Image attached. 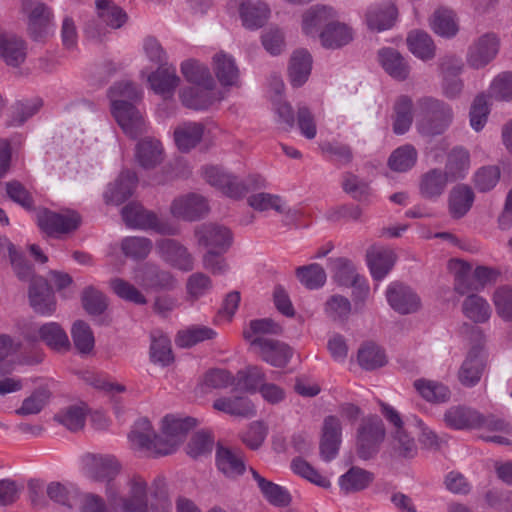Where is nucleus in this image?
I'll list each match as a JSON object with an SVG mask.
<instances>
[{
    "instance_id": "obj_6",
    "label": "nucleus",
    "mask_w": 512,
    "mask_h": 512,
    "mask_svg": "<svg viewBox=\"0 0 512 512\" xmlns=\"http://www.w3.org/2000/svg\"><path fill=\"white\" fill-rule=\"evenodd\" d=\"M127 493L119 498L113 506L122 512H148V483L138 474L128 476L126 480Z\"/></svg>"
},
{
    "instance_id": "obj_14",
    "label": "nucleus",
    "mask_w": 512,
    "mask_h": 512,
    "mask_svg": "<svg viewBox=\"0 0 512 512\" xmlns=\"http://www.w3.org/2000/svg\"><path fill=\"white\" fill-rule=\"evenodd\" d=\"M37 223L44 233L54 236L75 230L79 226L80 217L75 212L60 214L44 209L38 212Z\"/></svg>"
},
{
    "instance_id": "obj_59",
    "label": "nucleus",
    "mask_w": 512,
    "mask_h": 512,
    "mask_svg": "<svg viewBox=\"0 0 512 512\" xmlns=\"http://www.w3.org/2000/svg\"><path fill=\"white\" fill-rule=\"evenodd\" d=\"M282 333V327L270 318L255 319L250 321L249 328L243 331L244 338L249 341L252 346V340L257 336L265 337V335H279Z\"/></svg>"
},
{
    "instance_id": "obj_3",
    "label": "nucleus",
    "mask_w": 512,
    "mask_h": 512,
    "mask_svg": "<svg viewBox=\"0 0 512 512\" xmlns=\"http://www.w3.org/2000/svg\"><path fill=\"white\" fill-rule=\"evenodd\" d=\"M421 118L416 127L425 137H435L444 133L453 121L451 106L440 99L422 97L417 101Z\"/></svg>"
},
{
    "instance_id": "obj_7",
    "label": "nucleus",
    "mask_w": 512,
    "mask_h": 512,
    "mask_svg": "<svg viewBox=\"0 0 512 512\" xmlns=\"http://www.w3.org/2000/svg\"><path fill=\"white\" fill-rule=\"evenodd\" d=\"M226 6L229 12H238L242 25L249 30L261 28L270 17L268 5L261 1L229 0Z\"/></svg>"
},
{
    "instance_id": "obj_49",
    "label": "nucleus",
    "mask_w": 512,
    "mask_h": 512,
    "mask_svg": "<svg viewBox=\"0 0 512 512\" xmlns=\"http://www.w3.org/2000/svg\"><path fill=\"white\" fill-rule=\"evenodd\" d=\"M462 312L474 323H485L491 317L489 303L477 294L468 295L462 303Z\"/></svg>"
},
{
    "instance_id": "obj_19",
    "label": "nucleus",
    "mask_w": 512,
    "mask_h": 512,
    "mask_svg": "<svg viewBox=\"0 0 512 512\" xmlns=\"http://www.w3.org/2000/svg\"><path fill=\"white\" fill-rule=\"evenodd\" d=\"M209 211L207 200L198 194H188L173 200L171 214L179 219L195 221L204 217Z\"/></svg>"
},
{
    "instance_id": "obj_39",
    "label": "nucleus",
    "mask_w": 512,
    "mask_h": 512,
    "mask_svg": "<svg viewBox=\"0 0 512 512\" xmlns=\"http://www.w3.org/2000/svg\"><path fill=\"white\" fill-rule=\"evenodd\" d=\"M254 480L257 482L258 488L264 498L272 505L278 507L288 506L291 502L289 492L282 486L266 480L256 470L251 468Z\"/></svg>"
},
{
    "instance_id": "obj_20",
    "label": "nucleus",
    "mask_w": 512,
    "mask_h": 512,
    "mask_svg": "<svg viewBox=\"0 0 512 512\" xmlns=\"http://www.w3.org/2000/svg\"><path fill=\"white\" fill-rule=\"evenodd\" d=\"M386 298L392 309L403 315L415 313L421 306L419 296L410 287L398 282L388 286Z\"/></svg>"
},
{
    "instance_id": "obj_24",
    "label": "nucleus",
    "mask_w": 512,
    "mask_h": 512,
    "mask_svg": "<svg viewBox=\"0 0 512 512\" xmlns=\"http://www.w3.org/2000/svg\"><path fill=\"white\" fill-rule=\"evenodd\" d=\"M135 281L145 289H170L175 285V278L168 271L146 263L135 271Z\"/></svg>"
},
{
    "instance_id": "obj_55",
    "label": "nucleus",
    "mask_w": 512,
    "mask_h": 512,
    "mask_svg": "<svg viewBox=\"0 0 512 512\" xmlns=\"http://www.w3.org/2000/svg\"><path fill=\"white\" fill-rule=\"evenodd\" d=\"M71 336L74 347L80 354H90L95 345V339L90 326L82 321L77 320L71 328Z\"/></svg>"
},
{
    "instance_id": "obj_64",
    "label": "nucleus",
    "mask_w": 512,
    "mask_h": 512,
    "mask_svg": "<svg viewBox=\"0 0 512 512\" xmlns=\"http://www.w3.org/2000/svg\"><path fill=\"white\" fill-rule=\"evenodd\" d=\"M334 279L344 286L356 285L359 275L351 261L345 258H337L332 262Z\"/></svg>"
},
{
    "instance_id": "obj_63",
    "label": "nucleus",
    "mask_w": 512,
    "mask_h": 512,
    "mask_svg": "<svg viewBox=\"0 0 512 512\" xmlns=\"http://www.w3.org/2000/svg\"><path fill=\"white\" fill-rule=\"evenodd\" d=\"M41 106L39 101L17 102L11 107L10 116L7 121L9 127H19L30 117L36 114Z\"/></svg>"
},
{
    "instance_id": "obj_42",
    "label": "nucleus",
    "mask_w": 512,
    "mask_h": 512,
    "mask_svg": "<svg viewBox=\"0 0 512 512\" xmlns=\"http://www.w3.org/2000/svg\"><path fill=\"white\" fill-rule=\"evenodd\" d=\"M150 359L154 364L163 367L170 365L174 361L171 348V341L162 331H153L151 333Z\"/></svg>"
},
{
    "instance_id": "obj_30",
    "label": "nucleus",
    "mask_w": 512,
    "mask_h": 512,
    "mask_svg": "<svg viewBox=\"0 0 512 512\" xmlns=\"http://www.w3.org/2000/svg\"><path fill=\"white\" fill-rule=\"evenodd\" d=\"M53 14L43 3H37L28 15V34L34 41H41L52 29Z\"/></svg>"
},
{
    "instance_id": "obj_53",
    "label": "nucleus",
    "mask_w": 512,
    "mask_h": 512,
    "mask_svg": "<svg viewBox=\"0 0 512 512\" xmlns=\"http://www.w3.org/2000/svg\"><path fill=\"white\" fill-rule=\"evenodd\" d=\"M87 411V406L84 404L71 405L57 413L54 419L68 430L76 432L84 427Z\"/></svg>"
},
{
    "instance_id": "obj_50",
    "label": "nucleus",
    "mask_w": 512,
    "mask_h": 512,
    "mask_svg": "<svg viewBox=\"0 0 512 512\" xmlns=\"http://www.w3.org/2000/svg\"><path fill=\"white\" fill-rule=\"evenodd\" d=\"M413 102L406 95L398 97L394 105L393 131L397 135L406 133L413 122Z\"/></svg>"
},
{
    "instance_id": "obj_23",
    "label": "nucleus",
    "mask_w": 512,
    "mask_h": 512,
    "mask_svg": "<svg viewBox=\"0 0 512 512\" xmlns=\"http://www.w3.org/2000/svg\"><path fill=\"white\" fill-rule=\"evenodd\" d=\"M203 175L210 185L220 189L231 198H241L247 192V187L242 182L218 167L205 168Z\"/></svg>"
},
{
    "instance_id": "obj_41",
    "label": "nucleus",
    "mask_w": 512,
    "mask_h": 512,
    "mask_svg": "<svg viewBox=\"0 0 512 512\" xmlns=\"http://www.w3.org/2000/svg\"><path fill=\"white\" fill-rule=\"evenodd\" d=\"M378 55L382 67L391 77L401 81L408 77L409 66L398 51L383 48Z\"/></svg>"
},
{
    "instance_id": "obj_34",
    "label": "nucleus",
    "mask_w": 512,
    "mask_h": 512,
    "mask_svg": "<svg viewBox=\"0 0 512 512\" xmlns=\"http://www.w3.org/2000/svg\"><path fill=\"white\" fill-rule=\"evenodd\" d=\"M470 169V154L467 149L456 146L448 152L443 172L450 182L465 178Z\"/></svg>"
},
{
    "instance_id": "obj_36",
    "label": "nucleus",
    "mask_w": 512,
    "mask_h": 512,
    "mask_svg": "<svg viewBox=\"0 0 512 512\" xmlns=\"http://www.w3.org/2000/svg\"><path fill=\"white\" fill-rule=\"evenodd\" d=\"M213 408L235 417L252 418L256 415L254 403L247 397H222L213 402Z\"/></svg>"
},
{
    "instance_id": "obj_18",
    "label": "nucleus",
    "mask_w": 512,
    "mask_h": 512,
    "mask_svg": "<svg viewBox=\"0 0 512 512\" xmlns=\"http://www.w3.org/2000/svg\"><path fill=\"white\" fill-rule=\"evenodd\" d=\"M30 306L40 315H51L56 310L54 292L43 277L33 278L28 289Z\"/></svg>"
},
{
    "instance_id": "obj_12",
    "label": "nucleus",
    "mask_w": 512,
    "mask_h": 512,
    "mask_svg": "<svg viewBox=\"0 0 512 512\" xmlns=\"http://www.w3.org/2000/svg\"><path fill=\"white\" fill-rule=\"evenodd\" d=\"M23 336L32 342L41 340L52 350L58 352L68 351L71 347L67 333L56 322L46 323L37 330L27 329L23 332Z\"/></svg>"
},
{
    "instance_id": "obj_25",
    "label": "nucleus",
    "mask_w": 512,
    "mask_h": 512,
    "mask_svg": "<svg viewBox=\"0 0 512 512\" xmlns=\"http://www.w3.org/2000/svg\"><path fill=\"white\" fill-rule=\"evenodd\" d=\"M336 17V11L326 5H314L308 8L302 15L301 28L305 35L315 38L319 35L320 28L324 29L327 23Z\"/></svg>"
},
{
    "instance_id": "obj_15",
    "label": "nucleus",
    "mask_w": 512,
    "mask_h": 512,
    "mask_svg": "<svg viewBox=\"0 0 512 512\" xmlns=\"http://www.w3.org/2000/svg\"><path fill=\"white\" fill-rule=\"evenodd\" d=\"M156 251L169 265L188 272L194 268V258L188 249L174 239H161L156 243Z\"/></svg>"
},
{
    "instance_id": "obj_9",
    "label": "nucleus",
    "mask_w": 512,
    "mask_h": 512,
    "mask_svg": "<svg viewBox=\"0 0 512 512\" xmlns=\"http://www.w3.org/2000/svg\"><path fill=\"white\" fill-rule=\"evenodd\" d=\"M112 113L124 133L130 138L135 139L147 132L143 116L131 102L115 100Z\"/></svg>"
},
{
    "instance_id": "obj_11",
    "label": "nucleus",
    "mask_w": 512,
    "mask_h": 512,
    "mask_svg": "<svg viewBox=\"0 0 512 512\" xmlns=\"http://www.w3.org/2000/svg\"><path fill=\"white\" fill-rule=\"evenodd\" d=\"M486 366L487 359L482 348L472 347L458 369V381L467 388L476 386L480 382Z\"/></svg>"
},
{
    "instance_id": "obj_38",
    "label": "nucleus",
    "mask_w": 512,
    "mask_h": 512,
    "mask_svg": "<svg viewBox=\"0 0 512 512\" xmlns=\"http://www.w3.org/2000/svg\"><path fill=\"white\" fill-rule=\"evenodd\" d=\"M474 202V193L467 185H456L448 196V208L450 215L455 219L465 216Z\"/></svg>"
},
{
    "instance_id": "obj_28",
    "label": "nucleus",
    "mask_w": 512,
    "mask_h": 512,
    "mask_svg": "<svg viewBox=\"0 0 512 512\" xmlns=\"http://www.w3.org/2000/svg\"><path fill=\"white\" fill-rule=\"evenodd\" d=\"M318 37L324 48L339 49L353 40L354 33L346 23L333 20L326 24Z\"/></svg>"
},
{
    "instance_id": "obj_57",
    "label": "nucleus",
    "mask_w": 512,
    "mask_h": 512,
    "mask_svg": "<svg viewBox=\"0 0 512 512\" xmlns=\"http://www.w3.org/2000/svg\"><path fill=\"white\" fill-rule=\"evenodd\" d=\"M357 360L365 370H374L386 364L384 351L374 343L364 344L358 351Z\"/></svg>"
},
{
    "instance_id": "obj_33",
    "label": "nucleus",
    "mask_w": 512,
    "mask_h": 512,
    "mask_svg": "<svg viewBox=\"0 0 512 512\" xmlns=\"http://www.w3.org/2000/svg\"><path fill=\"white\" fill-rule=\"evenodd\" d=\"M138 179L135 172L123 171L113 184H110L104 197L107 203L119 205L126 201L134 192Z\"/></svg>"
},
{
    "instance_id": "obj_62",
    "label": "nucleus",
    "mask_w": 512,
    "mask_h": 512,
    "mask_svg": "<svg viewBox=\"0 0 512 512\" xmlns=\"http://www.w3.org/2000/svg\"><path fill=\"white\" fill-rule=\"evenodd\" d=\"M497 315L506 322H512V287L500 286L492 296Z\"/></svg>"
},
{
    "instance_id": "obj_45",
    "label": "nucleus",
    "mask_w": 512,
    "mask_h": 512,
    "mask_svg": "<svg viewBox=\"0 0 512 512\" xmlns=\"http://www.w3.org/2000/svg\"><path fill=\"white\" fill-rule=\"evenodd\" d=\"M373 473L359 467H351L339 478V486L345 493L366 489L373 481Z\"/></svg>"
},
{
    "instance_id": "obj_31",
    "label": "nucleus",
    "mask_w": 512,
    "mask_h": 512,
    "mask_svg": "<svg viewBox=\"0 0 512 512\" xmlns=\"http://www.w3.org/2000/svg\"><path fill=\"white\" fill-rule=\"evenodd\" d=\"M398 12L391 2L376 4L368 8L365 18L367 26L373 31H384L391 28L397 18Z\"/></svg>"
},
{
    "instance_id": "obj_1",
    "label": "nucleus",
    "mask_w": 512,
    "mask_h": 512,
    "mask_svg": "<svg viewBox=\"0 0 512 512\" xmlns=\"http://www.w3.org/2000/svg\"><path fill=\"white\" fill-rule=\"evenodd\" d=\"M196 424V419L192 417L178 418L167 415L162 420L161 435H156L150 421L143 418L135 423L129 434V440L134 448L145 451L151 456H165L176 450Z\"/></svg>"
},
{
    "instance_id": "obj_35",
    "label": "nucleus",
    "mask_w": 512,
    "mask_h": 512,
    "mask_svg": "<svg viewBox=\"0 0 512 512\" xmlns=\"http://www.w3.org/2000/svg\"><path fill=\"white\" fill-rule=\"evenodd\" d=\"M216 463L218 469L230 478L241 475L245 470L242 453L221 445L217 447Z\"/></svg>"
},
{
    "instance_id": "obj_37",
    "label": "nucleus",
    "mask_w": 512,
    "mask_h": 512,
    "mask_svg": "<svg viewBox=\"0 0 512 512\" xmlns=\"http://www.w3.org/2000/svg\"><path fill=\"white\" fill-rule=\"evenodd\" d=\"M396 256L392 250L371 247L367 251V262L374 279L382 280L392 269Z\"/></svg>"
},
{
    "instance_id": "obj_27",
    "label": "nucleus",
    "mask_w": 512,
    "mask_h": 512,
    "mask_svg": "<svg viewBox=\"0 0 512 512\" xmlns=\"http://www.w3.org/2000/svg\"><path fill=\"white\" fill-rule=\"evenodd\" d=\"M444 421L450 428L463 430L481 428L483 415L466 406H452L444 414Z\"/></svg>"
},
{
    "instance_id": "obj_4",
    "label": "nucleus",
    "mask_w": 512,
    "mask_h": 512,
    "mask_svg": "<svg viewBox=\"0 0 512 512\" xmlns=\"http://www.w3.org/2000/svg\"><path fill=\"white\" fill-rule=\"evenodd\" d=\"M122 218L130 228L151 229L161 234L174 235L177 233L175 227L160 220L157 215L144 209L140 204L130 203L122 208Z\"/></svg>"
},
{
    "instance_id": "obj_56",
    "label": "nucleus",
    "mask_w": 512,
    "mask_h": 512,
    "mask_svg": "<svg viewBox=\"0 0 512 512\" xmlns=\"http://www.w3.org/2000/svg\"><path fill=\"white\" fill-rule=\"evenodd\" d=\"M418 153L414 146L403 145L392 152L389 157V167L397 172L410 170L417 162Z\"/></svg>"
},
{
    "instance_id": "obj_60",
    "label": "nucleus",
    "mask_w": 512,
    "mask_h": 512,
    "mask_svg": "<svg viewBox=\"0 0 512 512\" xmlns=\"http://www.w3.org/2000/svg\"><path fill=\"white\" fill-rule=\"evenodd\" d=\"M109 284L119 298L137 305L147 303L146 297L130 282L122 278H113Z\"/></svg>"
},
{
    "instance_id": "obj_52",
    "label": "nucleus",
    "mask_w": 512,
    "mask_h": 512,
    "mask_svg": "<svg viewBox=\"0 0 512 512\" xmlns=\"http://www.w3.org/2000/svg\"><path fill=\"white\" fill-rule=\"evenodd\" d=\"M95 5L97 17L110 28L118 29L126 22V14L112 0H96Z\"/></svg>"
},
{
    "instance_id": "obj_10",
    "label": "nucleus",
    "mask_w": 512,
    "mask_h": 512,
    "mask_svg": "<svg viewBox=\"0 0 512 512\" xmlns=\"http://www.w3.org/2000/svg\"><path fill=\"white\" fill-rule=\"evenodd\" d=\"M112 113L124 133L130 138L135 139L147 132L143 116L131 102L115 100Z\"/></svg>"
},
{
    "instance_id": "obj_5",
    "label": "nucleus",
    "mask_w": 512,
    "mask_h": 512,
    "mask_svg": "<svg viewBox=\"0 0 512 512\" xmlns=\"http://www.w3.org/2000/svg\"><path fill=\"white\" fill-rule=\"evenodd\" d=\"M385 437L382 420L377 416L365 418L357 432V453L364 460L373 457Z\"/></svg>"
},
{
    "instance_id": "obj_43",
    "label": "nucleus",
    "mask_w": 512,
    "mask_h": 512,
    "mask_svg": "<svg viewBox=\"0 0 512 512\" xmlns=\"http://www.w3.org/2000/svg\"><path fill=\"white\" fill-rule=\"evenodd\" d=\"M184 78L198 86H215V80L209 68L196 59H187L181 63Z\"/></svg>"
},
{
    "instance_id": "obj_8",
    "label": "nucleus",
    "mask_w": 512,
    "mask_h": 512,
    "mask_svg": "<svg viewBox=\"0 0 512 512\" xmlns=\"http://www.w3.org/2000/svg\"><path fill=\"white\" fill-rule=\"evenodd\" d=\"M199 245L207 250L227 252L233 242V234L225 225L219 223H203L194 231Z\"/></svg>"
},
{
    "instance_id": "obj_21",
    "label": "nucleus",
    "mask_w": 512,
    "mask_h": 512,
    "mask_svg": "<svg viewBox=\"0 0 512 512\" xmlns=\"http://www.w3.org/2000/svg\"><path fill=\"white\" fill-rule=\"evenodd\" d=\"M27 43L0 27V59L9 67H20L27 58Z\"/></svg>"
},
{
    "instance_id": "obj_17",
    "label": "nucleus",
    "mask_w": 512,
    "mask_h": 512,
    "mask_svg": "<svg viewBox=\"0 0 512 512\" xmlns=\"http://www.w3.org/2000/svg\"><path fill=\"white\" fill-rule=\"evenodd\" d=\"M182 104L189 109L205 110L214 103L223 99V93L217 86H192L183 88L179 92Z\"/></svg>"
},
{
    "instance_id": "obj_32",
    "label": "nucleus",
    "mask_w": 512,
    "mask_h": 512,
    "mask_svg": "<svg viewBox=\"0 0 512 512\" xmlns=\"http://www.w3.org/2000/svg\"><path fill=\"white\" fill-rule=\"evenodd\" d=\"M148 82L156 94L169 99L178 87L180 78L174 67H159L148 76Z\"/></svg>"
},
{
    "instance_id": "obj_46",
    "label": "nucleus",
    "mask_w": 512,
    "mask_h": 512,
    "mask_svg": "<svg viewBox=\"0 0 512 512\" xmlns=\"http://www.w3.org/2000/svg\"><path fill=\"white\" fill-rule=\"evenodd\" d=\"M430 27L433 32L441 37H454L459 26L453 11L449 9H437L430 18Z\"/></svg>"
},
{
    "instance_id": "obj_13",
    "label": "nucleus",
    "mask_w": 512,
    "mask_h": 512,
    "mask_svg": "<svg viewBox=\"0 0 512 512\" xmlns=\"http://www.w3.org/2000/svg\"><path fill=\"white\" fill-rule=\"evenodd\" d=\"M500 40L494 33H486L477 38L469 47L467 63L475 68H483L498 54Z\"/></svg>"
},
{
    "instance_id": "obj_22",
    "label": "nucleus",
    "mask_w": 512,
    "mask_h": 512,
    "mask_svg": "<svg viewBox=\"0 0 512 512\" xmlns=\"http://www.w3.org/2000/svg\"><path fill=\"white\" fill-rule=\"evenodd\" d=\"M451 183L447 175L440 168H430L422 173L418 180L420 196L428 201L438 200Z\"/></svg>"
},
{
    "instance_id": "obj_54",
    "label": "nucleus",
    "mask_w": 512,
    "mask_h": 512,
    "mask_svg": "<svg viewBox=\"0 0 512 512\" xmlns=\"http://www.w3.org/2000/svg\"><path fill=\"white\" fill-rule=\"evenodd\" d=\"M216 332L206 326L194 325L178 332L175 342L181 348L192 347L205 340L213 339Z\"/></svg>"
},
{
    "instance_id": "obj_2",
    "label": "nucleus",
    "mask_w": 512,
    "mask_h": 512,
    "mask_svg": "<svg viewBox=\"0 0 512 512\" xmlns=\"http://www.w3.org/2000/svg\"><path fill=\"white\" fill-rule=\"evenodd\" d=\"M122 466L112 455L86 454L83 457L85 476L93 481L105 484V494L110 504H115L119 498V488L115 483Z\"/></svg>"
},
{
    "instance_id": "obj_26",
    "label": "nucleus",
    "mask_w": 512,
    "mask_h": 512,
    "mask_svg": "<svg viewBox=\"0 0 512 512\" xmlns=\"http://www.w3.org/2000/svg\"><path fill=\"white\" fill-rule=\"evenodd\" d=\"M213 71L223 87H239L240 70L235 59L227 53L217 52L212 58Z\"/></svg>"
},
{
    "instance_id": "obj_48",
    "label": "nucleus",
    "mask_w": 512,
    "mask_h": 512,
    "mask_svg": "<svg viewBox=\"0 0 512 512\" xmlns=\"http://www.w3.org/2000/svg\"><path fill=\"white\" fill-rule=\"evenodd\" d=\"M248 204L254 210L257 211H268L275 210L278 213L294 216L296 211L288 208L285 202L278 195L270 193H256L248 197Z\"/></svg>"
},
{
    "instance_id": "obj_29",
    "label": "nucleus",
    "mask_w": 512,
    "mask_h": 512,
    "mask_svg": "<svg viewBox=\"0 0 512 512\" xmlns=\"http://www.w3.org/2000/svg\"><path fill=\"white\" fill-rule=\"evenodd\" d=\"M135 157L142 168L153 169L163 162L164 149L159 140L145 137L137 143Z\"/></svg>"
},
{
    "instance_id": "obj_40",
    "label": "nucleus",
    "mask_w": 512,
    "mask_h": 512,
    "mask_svg": "<svg viewBox=\"0 0 512 512\" xmlns=\"http://www.w3.org/2000/svg\"><path fill=\"white\" fill-rule=\"evenodd\" d=\"M312 58L306 50H297L290 59L288 68L291 84L294 87L302 86L311 73Z\"/></svg>"
},
{
    "instance_id": "obj_16",
    "label": "nucleus",
    "mask_w": 512,
    "mask_h": 512,
    "mask_svg": "<svg viewBox=\"0 0 512 512\" xmlns=\"http://www.w3.org/2000/svg\"><path fill=\"white\" fill-rule=\"evenodd\" d=\"M262 360L275 367H284L292 356L288 345L275 339L257 336L251 346Z\"/></svg>"
},
{
    "instance_id": "obj_47",
    "label": "nucleus",
    "mask_w": 512,
    "mask_h": 512,
    "mask_svg": "<svg viewBox=\"0 0 512 512\" xmlns=\"http://www.w3.org/2000/svg\"><path fill=\"white\" fill-rule=\"evenodd\" d=\"M414 387L422 398L431 403H445L451 397L450 389L441 382L422 378L414 381Z\"/></svg>"
},
{
    "instance_id": "obj_58",
    "label": "nucleus",
    "mask_w": 512,
    "mask_h": 512,
    "mask_svg": "<svg viewBox=\"0 0 512 512\" xmlns=\"http://www.w3.org/2000/svg\"><path fill=\"white\" fill-rule=\"evenodd\" d=\"M296 275L300 283L308 289H317L326 282L325 270L316 263L298 267Z\"/></svg>"
},
{
    "instance_id": "obj_51",
    "label": "nucleus",
    "mask_w": 512,
    "mask_h": 512,
    "mask_svg": "<svg viewBox=\"0 0 512 512\" xmlns=\"http://www.w3.org/2000/svg\"><path fill=\"white\" fill-rule=\"evenodd\" d=\"M407 44L409 50L422 60L432 59L435 56L434 42L425 31H411L407 37Z\"/></svg>"
},
{
    "instance_id": "obj_61",
    "label": "nucleus",
    "mask_w": 512,
    "mask_h": 512,
    "mask_svg": "<svg viewBox=\"0 0 512 512\" xmlns=\"http://www.w3.org/2000/svg\"><path fill=\"white\" fill-rule=\"evenodd\" d=\"M265 380V374L260 368L250 366L237 373L236 385L247 392L255 393L256 391H259L262 384H265Z\"/></svg>"
},
{
    "instance_id": "obj_44",
    "label": "nucleus",
    "mask_w": 512,
    "mask_h": 512,
    "mask_svg": "<svg viewBox=\"0 0 512 512\" xmlns=\"http://www.w3.org/2000/svg\"><path fill=\"white\" fill-rule=\"evenodd\" d=\"M204 126L197 122H187L178 126L174 131V139L181 151H189L202 139Z\"/></svg>"
}]
</instances>
